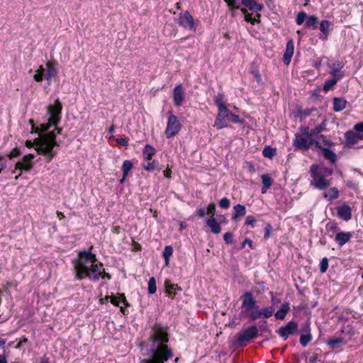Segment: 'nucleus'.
<instances>
[{
  "label": "nucleus",
  "instance_id": "24",
  "mask_svg": "<svg viewBox=\"0 0 363 363\" xmlns=\"http://www.w3.org/2000/svg\"><path fill=\"white\" fill-rule=\"evenodd\" d=\"M242 4L254 12H259L263 9V6L255 0H242Z\"/></svg>",
  "mask_w": 363,
  "mask_h": 363
},
{
  "label": "nucleus",
  "instance_id": "33",
  "mask_svg": "<svg viewBox=\"0 0 363 363\" xmlns=\"http://www.w3.org/2000/svg\"><path fill=\"white\" fill-rule=\"evenodd\" d=\"M325 121H323L321 124L317 125L313 129H312L311 131H309V133L311 134V136L313 138L314 137H316L319 133H320L322 131H323L325 129Z\"/></svg>",
  "mask_w": 363,
  "mask_h": 363
},
{
  "label": "nucleus",
  "instance_id": "44",
  "mask_svg": "<svg viewBox=\"0 0 363 363\" xmlns=\"http://www.w3.org/2000/svg\"><path fill=\"white\" fill-rule=\"evenodd\" d=\"M339 80L340 79H337L335 77L328 79L324 84L323 89L325 91L330 90Z\"/></svg>",
  "mask_w": 363,
  "mask_h": 363
},
{
  "label": "nucleus",
  "instance_id": "3",
  "mask_svg": "<svg viewBox=\"0 0 363 363\" xmlns=\"http://www.w3.org/2000/svg\"><path fill=\"white\" fill-rule=\"evenodd\" d=\"M35 145L37 152L46 157L48 162H50L57 155V150H54L55 147L58 146L55 140V134L54 132H48L46 134L40 135L35 138L33 142L27 140L26 146L28 148Z\"/></svg>",
  "mask_w": 363,
  "mask_h": 363
},
{
  "label": "nucleus",
  "instance_id": "50",
  "mask_svg": "<svg viewBox=\"0 0 363 363\" xmlns=\"http://www.w3.org/2000/svg\"><path fill=\"white\" fill-rule=\"evenodd\" d=\"M328 268V259L326 257L322 259L320 263V271L325 273Z\"/></svg>",
  "mask_w": 363,
  "mask_h": 363
},
{
  "label": "nucleus",
  "instance_id": "15",
  "mask_svg": "<svg viewBox=\"0 0 363 363\" xmlns=\"http://www.w3.org/2000/svg\"><path fill=\"white\" fill-rule=\"evenodd\" d=\"M336 210L337 216L341 219L345 221H348L349 220L351 219L352 209L347 203H342V205L337 206L336 208Z\"/></svg>",
  "mask_w": 363,
  "mask_h": 363
},
{
  "label": "nucleus",
  "instance_id": "29",
  "mask_svg": "<svg viewBox=\"0 0 363 363\" xmlns=\"http://www.w3.org/2000/svg\"><path fill=\"white\" fill-rule=\"evenodd\" d=\"M156 150L153 147L146 145L143 152L144 160H151Z\"/></svg>",
  "mask_w": 363,
  "mask_h": 363
},
{
  "label": "nucleus",
  "instance_id": "32",
  "mask_svg": "<svg viewBox=\"0 0 363 363\" xmlns=\"http://www.w3.org/2000/svg\"><path fill=\"white\" fill-rule=\"evenodd\" d=\"M172 253H173V248L172 246L168 245L164 247L162 255H163V257L164 258L166 266H168L169 262V258L172 255Z\"/></svg>",
  "mask_w": 363,
  "mask_h": 363
},
{
  "label": "nucleus",
  "instance_id": "40",
  "mask_svg": "<svg viewBox=\"0 0 363 363\" xmlns=\"http://www.w3.org/2000/svg\"><path fill=\"white\" fill-rule=\"evenodd\" d=\"M276 154V150L269 146H267L262 151V155L265 157L272 158Z\"/></svg>",
  "mask_w": 363,
  "mask_h": 363
},
{
  "label": "nucleus",
  "instance_id": "16",
  "mask_svg": "<svg viewBox=\"0 0 363 363\" xmlns=\"http://www.w3.org/2000/svg\"><path fill=\"white\" fill-rule=\"evenodd\" d=\"M361 140H363V133H356L352 130L347 131L345 133V141L349 147H352Z\"/></svg>",
  "mask_w": 363,
  "mask_h": 363
},
{
  "label": "nucleus",
  "instance_id": "13",
  "mask_svg": "<svg viewBox=\"0 0 363 363\" xmlns=\"http://www.w3.org/2000/svg\"><path fill=\"white\" fill-rule=\"evenodd\" d=\"M105 299L106 301L110 299L111 303L116 306H119V304L123 303V306H120V309L123 314H125V308L130 306L124 294H117L116 296H106Z\"/></svg>",
  "mask_w": 363,
  "mask_h": 363
},
{
  "label": "nucleus",
  "instance_id": "21",
  "mask_svg": "<svg viewBox=\"0 0 363 363\" xmlns=\"http://www.w3.org/2000/svg\"><path fill=\"white\" fill-rule=\"evenodd\" d=\"M352 237L351 232H340L335 235V240L340 245L342 246L348 242Z\"/></svg>",
  "mask_w": 363,
  "mask_h": 363
},
{
  "label": "nucleus",
  "instance_id": "2",
  "mask_svg": "<svg viewBox=\"0 0 363 363\" xmlns=\"http://www.w3.org/2000/svg\"><path fill=\"white\" fill-rule=\"evenodd\" d=\"M153 334L150 337L152 345L150 349V357L143 359L140 363H164L173 357V353L164 343L169 341L168 334L163 327L155 325L152 328Z\"/></svg>",
  "mask_w": 363,
  "mask_h": 363
},
{
  "label": "nucleus",
  "instance_id": "49",
  "mask_svg": "<svg viewBox=\"0 0 363 363\" xmlns=\"http://www.w3.org/2000/svg\"><path fill=\"white\" fill-rule=\"evenodd\" d=\"M218 114L222 116L224 118H226L230 113V110L226 106H219Z\"/></svg>",
  "mask_w": 363,
  "mask_h": 363
},
{
  "label": "nucleus",
  "instance_id": "53",
  "mask_svg": "<svg viewBox=\"0 0 363 363\" xmlns=\"http://www.w3.org/2000/svg\"><path fill=\"white\" fill-rule=\"evenodd\" d=\"M21 155V152L20 149L18 147H16L13 150H12V151L9 155H7V157L10 160H12L13 158L19 157Z\"/></svg>",
  "mask_w": 363,
  "mask_h": 363
},
{
  "label": "nucleus",
  "instance_id": "4",
  "mask_svg": "<svg viewBox=\"0 0 363 363\" xmlns=\"http://www.w3.org/2000/svg\"><path fill=\"white\" fill-rule=\"evenodd\" d=\"M333 169L328 167H319L317 164L311 167V176L312 180L311 184L320 190L326 189L331 184L330 181L326 177L333 174Z\"/></svg>",
  "mask_w": 363,
  "mask_h": 363
},
{
  "label": "nucleus",
  "instance_id": "35",
  "mask_svg": "<svg viewBox=\"0 0 363 363\" xmlns=\"http://www.w3.org/2000/svg\"><path fill=\"white\" fill-rule=\"evenodd\" d=\"M165 286H166V292L169 295H172V294L176 295L177 290H179V291L182 290V289L179 286H178V285L173 284H168L167 282L165 283Z\"/></svg>",
  "mask_w": 363,
  "mask_h": 363
},
{
  "label": "nucleus",
  "instance_id": "57",
  "mask_svg": "<svg viewBox=\"0 0 363 363\" xmlns=\"http://www.w3.org/2000/svg\"><path fill=\"white\" fill-rule=\"evenodd\" d=\"M223 239L227 244H232L233 242V235L230 232L224 234Z\"/></svg>",
  "mask_w": 363,
  "mask_h": 363
},
{
  "label": "nucleus",
  "instance_id": "22",
  "mask_svg": "<svg viewBox=\"0 0 363 363\" xmlns=\"http://www.w3.org/2000/svg\"><path fill=\"white\" fill-rule=\"evenodd\" d=\"M206 224L211 228L213 233L219 234L221 232L220 224L216 220L215 217L211 216L206 220Z\"/></svg>",
  "mask_w": 363,
  "mask_h": 363
},
{
  "label": "nucleus",
  "instance_id": "12",
  "mask_svg": "<svg viewBox=\"0 0 363 363\" xmlns=\"http://www.w3.org/2000/svg\"><path fill=\"white\" fill-rule=\"evenodd\" d=\"M240 299L242 300V308H244L245 313L256 308V301L252 292H245Z\"/></svg>",
  "mask_w": 363,
  "mask_h": 363
},
{
  "label": "nucleus",
  "instance_id": "45",
  "mask_svg": "<svg viewBox=\"0 0 363 363\" xmlns=\"http://www.w3.org/2000/svg\"><path fill=\"white\" fill-rule=\"evenodd\" d=\"M274 313V308L272 307L263 308L261 309V316L268 318L271 317Z\"/></svg>",
  "mask_w": 363,
  "mask_h": 363
},
{
  "label": "nucleus",
  "instance_id": "36",
  "mask_svg": "<svg viewBox=\"0 0 363 363\" xmlns=\"http://www.w3.org/2000/svg\"><path fill=\"white\" fill-rule=\"evenodd\" d=\"M157 164H158L157 161L153 160V161L150 162V160H147V162L145 161L143 163V167L145 170L150 172V171H153L156 168Z\"/></svg>",
  "mask_w": 363,
  "mask_h": 363
},
{
  "label": "nucleus",
  "instance_id": "5",
  "mask_svg": "<svg viewBox=\"0 0 363 363\" xmlns=\"http://www.w3.org/2000/svg\"><path fill=\"white\" fill-rule=\"evenodd\" d=\"M314 143V138L309 133V128H306L304 132L296 134L293 140L294 146L298 150H307Z\"/></svg>",
  "mask_w": 363,
  "mask_h": 363
},
{
  "label": "nucleus",
  "instance_id": "31",
  "mask_svg": "<svg viewBox=\"0 0 363 363\" xmlns=\"http://www.w3.org/2000/svg\"><path fill=\"white\" fill-rule=\"evenodd\" d=\"M228 126L226 118H224L222 116L218 114L215 121L214 127L217 129H222Z\"/></svg>",
  "mask_w": 363,
  "mask_h": 363
},
{
  "label": "nucleus",
  "instance_id": "46",
  "mask_svg": "<svg viewBox=\"0 0 363 363\" xmlns=\"http://www.w3.org/2000/svg\"><path fill=\"white\" fill-rule=\"evenodd\" d=\"M226 121H231L234 123H242L243 121L240 119L239 116L235 113H229L228 116L226 118Z\"/></svg>",
  "mask_w": 363,
  "mask_h": 363
},
{
  "label": "nucleus",
  "instance_id": "43",
  "mask_svg": "<svg viewBox=\"0 0 363 363\" xmlns=\"http://www.w3.org/2000/svg\"><path fill=\"white\" fill-rule=\"evenodd\" d=\"M317 23L318 18L315 16H310L306 20V26L308 28H314L315 27Z\"/></svg>",
  "mask_w": 363,
  "mask_h": 363
},
{
  "label": "nucleus",
  "instance_id": "56",
  "mask_svg": "<svg viewBox=\"0 0 363 363\" xmlns=\"http://www.w3.org/2000/svg\"><path fill=\"white\" fill-rule=\"evenodd\" d=\"M255 223L256 219L253 216H247L245 221V225H250L253 228L255 226Z\"/></svg>",
  "mask_w": 363,
  "mask_h": 363
},
{
  "label": "nucleus",
  "instance_id": "14",
  "mask_svg": "<svg viewBox=\"0 0 363 363\" xmlns=\"http://www.w3.org/2000/svg\"><path fill=\"white\" fill-rule=\"evenodd\" d=\"M328 67L330 68V74L333 77L340 80L345 76V73L342 70L344 67V63L342 62L336 61L332 64H328Z\"/></svg>",
  "mask_w": 363,
  "mask_h": 363
},
{
  "label": "nucleus",
  "instance_id": "39",
  "mask_svg": "<svg viewBox=\"0 0 363 363\" xmlns=\"http://www.w3.org/2000/svg\"><path fill=\"white\" fill-rule=\"evenodd\" d=\"M330 26V23L328 21L323 20L320 22V30L322 33L325 34V37L323 38L324 40L327 39L328 38V31Z\"/></svg>",
  "mask_w": 363,
  "mask_h": 363
},
{
  "label": "nucleus",
  "instance_id": "11",
  "mask_svg": "<svg viewBox=\"0 0 363 363\" xmlns=\"http://www.w3.org/2000/svg\"><path fill=\"white\" fill-rule=\"evenodd\" d=\"M298 332V325L294 321H289L286 325L281 327L278 334L284 340H286L290 335H294Z\"/></svg>",
  "mask_w": 363,
  "mask_h": 363
},
{
  "label": "nucleus",
  "instance_id": "1",
  "mask_svg": "<svg viewBox=\"0 0 363 363\" xmlns=\"http://www.w3.org/2000/svg\"><path fill=\"white\" fill-rule=\"evenodd\" d=\"M93 247L88 250H82L78 252L77 258L72 262L75 279L82 280L87 277L92 281H99L101 275L102 264L97 263L96 255L91 253Z\"/></svg>",
  "mask_w": 363,
  "mask_h": 363
},
{
  "label": "nucleus",
  "instance_id": "55",
  "mask_svg": "<svg viewBox=\"0 0 363 363\" xmlns=\"http://www.w3.org/2000/svg\"><path fill=\"white\" fill-rule=\"evenodd\" d=\"M214 101H215V104L217 106L218 108H219V106H225L223 104V94H218L215 97Z\"/></svg>",
  "mask_w": 363,
  "mask_h": 363
},
{
  "label": "nucleus",
  "instance_id": "48",
  "mask_svg": "<svg viewBox=\"0 0 363 363\" xmlns=\"http://www.w3.org/2000/svg\"><path fill=\"white\" fill-rule=\"evenodd\" d=\"M51 125H52V123H50V121H48V123H45V124H41L40 125V128H39V133H38L39 135V137L42 135H44L45 134V133L47 132Z\"/></svg>",
  "mask_w": 363,
  "mask_h": 363
},
{
  "label": "nucleus",
  "instance_id": "47",
  "mask_svg": "<svg viewBox=\"0 0 363 363\" xmlns=\"http://www.w3.org/2000/svg\"><path fill=\"white\" fill-rule=\"evenodd\" d=\"M261 178L264 188H270L272 184V178L267 174H262Z\"/></svg>",
  "mask_w": 363,
  "mask_h": 363
},
{
  "label": "nucleus",
  "instance_id": "19",
  "mask_svg": "<svg viewBox=\"0 0 363 363\" xmlns=\"http://www.w3.org/2000/svg\"><path fill=\"white\" fill-rule=\"evenodd\" d=\"M303 332L304 334H302L300 337V343L303 347H306L312 340L311 328L308 323L305 325L304 328H303Z\"/></svg>",
  "mask_w": 363,
  "mask_h": 363
},
{
  "label": "nucleus",
  "instance_id": "28",
  "mask_svg": "<svg viewBox=\"0 0 363 363\" xmlns=\"http://www.w3.org/2000/svg\"><path fill=\"white\" fill-rule=\"evenodd\" d=\"M323 196L328 201H333L338 198L339 191L336 187L330 188L327 192L323 194Z\"/></svg>",
  "mask_w": 363,
  "mask_h": 363
},
{
  "label": "nucleus",
  "instance_id": "18",
  "mask_svg": "<svg viewBox=\"0 0 363 363\" xmlns=\"http://www.w3.org/2000/svg\"><path fill=\"white\" fill-rule=\"evenodd\" d=\"M294 45L292 39L288 40L286 43V50L283 56V62L286 65H289L291 62V57L294 55Z\"/></svg>",
  "mask_w": 363,
  "mask_h": 363
},
{
  "label": "nucleus",
  "instance_id": "60",
  "mask_svg": "<svg viewBox=\"0 0 363 363\" xmlns=\"http://www.w3.org/2000/svg\"><path fill=\"white\" fill-rule=\"evenodd\" d=\"M231 9H239L236 5L237 0H224Z\"/></svg>",
  "mask_w": 363,
  "mask_h": 363
},
{
  "label": "nucleus",
  "instance_id": "26",
  "mask_svg": "<svg viewBox=\"0 0 363 363\" xmlns=\"http://www.w3.org/2000/svg\"><path fill=\"white\" fill-rule=\"evenodd\" d=\"M290 309L289 304L288 303L282 304L281 308L275 313V318L278 320H284L286 317V313Z\"/></svg>",
  "mask_w": 363,
  "mask_h": 363
},
{
  "label": "nucleus",
  "instance_id": "63",
  "mask_svg": "<svg viewBox=\"0 0 363 363\" xmlns=\"http://www.w3.org/2000/svg\"><path fill=\"white\" fill-rule=\"evenodd\" d=\"M116 142L118 145L122 146H127L128 145V140L124 138H118Z\"/></svg>",
  "mask_w": 363,
  "mask_h": 363
},
{
  "label": "nucleus",
  "instance_id": "58",
  "mask_svg": "<svg viewBox=\"0 0 363 363\" xmlns=\"http://www.w3.org/2000/svg\"><path fill=\"white\" fill-rule=\"evenodd\" d=\"M207 214L211 216L215 217L216 214V205L214 203H210L206 210Z\"/></svg>",
  "mask_w": 363,
  "mask_h": 363
},
{
  "label": "nucleus",
  "instance_id": "17",
  "mask_svg": "<svg viewBox=\"0 0 363 363\" xmlns=\"http://www.w3.org/2000/svg\"><path fill=\"white\" fill-rule=\"evenodd\" d=\"M184 101V91L181 84L177 85L173 90V102L175 106H180Z\"/></svg>",
  "mask_w": 363,
  "mask_h": 363
},
{
  "label": "nucleus",
  "instance_id": "6",
  "mask_svg": "<svg viewBox=\"0 0 363 363\" xmlns=\"http://www.w3.org/2000/svg\"><path fill=\"white\" fill-rule=\"evenodd\" d=\"M168 113L169 116L164 133L167 138H170L176 135L180 131L182 125L178 118L172 114V111H169Z\"/></svg>",
  "mask_w": 363,
  "mask_h": 363
},
{
  "label": "nucleus",
  "instance_id": "23",
  "mask_svg": "<svg viewBox=\"0 0 363 363\" xmlns=\"http://www.w3.org/2000/svg\"><path fill=\"white\" fill-rule=\"evenodd\" d=\"M233 213L232 216V220L234 222H237L241 217L246 214V208L242 204H237L233 207Z\"/></svg>",
  "mask_w": 363,
  "mask_h": 363
},
{
  "label": "nucleus",
  "instance_id": "54",
  "mask_svg": "<svg viewBox=\"0 0 363 363\" xmlns=\"http://www.w3.org/2000/svg\"><path fill=\"white\" fill-rule=\"evenodd\" d=\"M306 13H304V12L298 13L296 16V23L298 25H301L306 21Z\"/></svg>",
  "mask_w": 363,
  "mask_h": 363
},
{
  "label": "nucleus",
  "instance_id": "34",
  "mask_svg": "<svg viewBox=\"0 0 363 363\" xmlns=\"http://www.w3.org/2000/svg\"><path fill=\"white\" fill-rule=\"evenodd\" d=\"M246 315L251 319V320H256L257 318H261V310L258 309V306H256V308L248 311L245 312Z\"/></svg>",
  "mask_w": 363,
  "mask_h": 363
},
{
  "label": "nucleus",
  "instance_id": "64",
  "mask_svg": "<svg viewBox=\"0 0 363 363\" xmlns=\"http://www.w3.org/2000/svg\"><path fill=\"white\" fill-rule=\"evenodd\" d=\"M318 354L313 353L308 359L309 363H316L318 360Z\"/></svg>",
  "mask_w": 363,
  "mask_h": 363
},
{
  "label": "nucleus",
  "instance_id": "30",
  "mask_svg": "<svg viewBox=\"0 0 363 363\" xmlns=\"http://www.w3.org/2000/svg\"><path fill=\"white\" fill-rule=\"evenodd\" d=\"M45 69L43 65L39 66L38 69L35 71V74L33 75V79L36 82H42L45 79Z\"/></svg>",
  "mask_w": 363,
  "mask_h": 363
},
{
  "label": "nucleus",
  "instance_id": "62",
  "mask_svg": "<svg viewBox=\"0 0 363 363\" xmlns=\"http://www.w3.org/2000/svg\"><path fill=\"white\" fill-rule=\"evenodd\" d=\"M196 213L199 217L203 218L207 214V212L205 208H201L197 210Z\"/></svg>",
  "mask_w": 363,
  "mask_h": 363
},
{
  "label": "nucleus",
  "instance_id": "9",
  "mask_svg": "<svg viewBox=\"0 0 363 363\" xmlns=\"http://www.w3.org/2000/svg\"><path fill=\"white\" fill-rule=\"evenodd\" d=\"M178 23L186 29L196 30L194 19L187 11L179 14Z\"/></svg>",
  "mask_w": 363,
  "mask_h": 363
},
{
  "label": "nucleus",
  "instance_id": "8",
  "mask_svg": "<svg viewBox=\"0 0 363 363\" xmlns=\"http://www.w3.org/2000/svg\"><path fill=\"white\" fill-rule=\"evenodd\" d=\"M258 335V329L255 325L250 326L242 330L238 337V342L240 344L247 342Z\"/></svg>",
  "mask_w": 363,
  "mask_h": 363
},
{
  "label": "nucleus",
  "instance_id": "61",
  "mask_svg": "<svg viewBox=\"0 0 363 363\" xmlns=\"http://www.w3.org/2000/svg\"><path fill=\"white\" fill-rule=\"evenodd\" d=\"M28 122H29V123L32 126L31 133H39V132H40L39 131V128L35 126V123H34L33 119H30Z\"/></svg>",
  "mask_w": 363,
  "mask_h": 363
},
{
  "label": "nucleus",
  "instance_id": "10",
  "mask_svg": "<svg viewBox=\"0 0 363 363\" xmlns=\"http://www.w3.org/2000/svg\"><path fill=\"white\" fill-rule=\"evenodd\" d=\"M35 156L33 154L24 155L21 161L16 162V169H19L21 172H30L33 167V160Z\"/></svg>",
  "mask_w": 363,
  "mask_h": 363
},
{
  "label": "nucleus",
  "instance_id": "37",
  "mask_svg": "<svg viewBox=\"0 0 363 363\" xmlns=\"http://www.w3.org/2000/svg\"><path fill=\"white\" fill-rule=\"evenodd\" d=\"M241 12L245 15V20L247 22H250L252 24H255V23H259V19H256V18H252V14L249 13L246 9H241Z\"/></svg>",
  "mask_w": 363,
  "mask_h": 363
},
{
  "label": "nucleus",
  "instance_id": "52",
  "mask_svg": "<svg viewBox=\"0 0 363 363\" xmlns=\"http://www.w3.org/2000/svg\"><path fill=\"white\" fill-rule=\"evenodd\" d=\"M219 206L223 209L229 208L230 206V200L226 197L223 198L219 202Z\"/></svg>",
  "mask_w": 363,
  "mask_h": 363
},
{
  "label": "nucleus",
  "instance_id": "51",
  "mask_svg": "<svg viewBox=\"0 0 363 363\" xmlns=\"http://www.w3.org/2000/svg\"><path fill=\"white\" fill-rule=\"evenodd\" d=\"M264 230V238L265 240H267L271 236L272 230H273V228H272V226L271 225V224H269V223L266 224Z\"/></svg>",
  "mask_w": 363,
  "mask_h": 363
},
{
  "label": "nucleus",
  "instance_id": "42",
  "mask_svg": "<svg viewBox=\"0 0 363 363\" xmlns=\"http://www.w3.org/2000/svg\"><path fill=\"white\" fill-rule=\"evenodd\" d=\"M157 291L156 281L154 277H151L148 281V293L154 294Z\"/></svg>",
  "mask_w": 363,
  "mask_h": 363
},
{
  "label": "nucleus",
  "instance_id": "25",
  "mask_svg": "<svg viewBox=\"0 0 363 363\" xmlns=\"http://www.w3.org/2000/svg\"><path fill=\"white\" fill-rule=\"evenodd\" d=\"M347 101L343 98H334L333 99V110L335 111H341L346 106Z\"/></svg>",
  "mask_w": 363,
  "mask_h": 363
},
{
  "label": "nucleus",
  "instance_id": "27",
  "mask_svg": "<svg viewBox=\"0 0 363 363\" xmlns=\"http://www.w3.org/2000/svg\"><path fill=\"white\" fill-rule=\"evenodd\" d=\"M323 155L326 159L328 160L332 164L335 163L337 160L336 154L331 150L328 148H323Z\"/></svg>",
  "mask_w": 363,
  "mask_h": 363
},
{
  "label": "nucleus",
  "instance_id": "38",
  "mask_svg": "<svg viewBox=\"0 0 363 363\" xmlns=\"http://www.w3.org/2000/svg\"><path fill=\"white\" fill-rule=\"evenodd\" d=\"M343 342V339L342 337H335L330 339L328 341V345L333 349L337 348Z\"/></svg>",
  "mask_w": 363,
  "mask_h": 363
},
{
  "label": "nucleus",
  "instance_id": "41",
  "mask_svg": "<svg viewBox=\"0 0 363 363\" xmlns=\"http://www.w3.org/2000/svg\"><path fill=\"white\" fill-rule=\"evenodd\" d=\"M133 167V162L131 161H130V160H125L123 162V166H122V170H123V174H125V176H128V172L131 170Z\"/></svg>",
  "mask_w": 363,
  "mask_h": 363
},
{
  "label": "nucleus",
  "instance_id": "20",
  "mask_svg": "<svg viewBox=\"0 0 363 363\" xmlns=\"http://www.w3.org/2000/svg\"><path fill=\"white\" fill-rule=\"evenodd\" d=\"M57 62L55 61H50L46 63V72L45 75V79L46 80L50 81L52 77L57 75V71L55 68Z\"/></svg>",
  "mask_w": 363,
  "mask_h": 363
},
{
  "label": "nucleus",
  "instance_id": "59",
  "mask_svg": "<svg viewBox=\"0 0 363 363\" xmlns=\"http://www.w3.org/2000/svg\"><path fill=\"white\" fill-rule=\"evenodd\" d=\"M354 130L359 133H363V122L355 124Z\"/></svg>",
  "mask_w": 363,
  "mask_h": 363
},
{
  "label": "nucleus",
  "instance_id": "7",
  "mask_svg": "<svg viewBox=\"0 0 363 363\" xmlns=\"http://www.w3.org/2000/svg\"><path fill=\"white\" fill-rule=\"evenodd\" d=\"M62 106L59 100H57L54 105H50L48 107V111L50 114L49 121L52 123L53 125H57L60 121V114L62 112Z\"/></svg>",
  "mask_w": 363,
  "mask_h": 363
}]
</instances>
